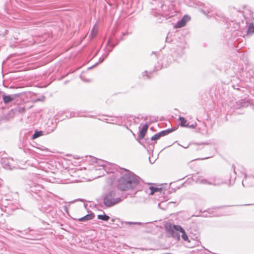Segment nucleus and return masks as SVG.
<instances>
[{"mask_svg":"<svg viewBox=\"0 0 254 254\" xmlns=\"http://www.w3.org/2000/svg\"><path fill=\"white\" fill-rule=\"evenodd\" d=\"M232 168L233 169L234 173L236 174V171H235V168L234 167V166H232Z\"/></svg>","mask_w":254,"mask_h":254,"instance_id":"obj_29","label":"nucleus"},{"mask_svg":"<svg viewBox=\"0 0 254 254\" xmlns=\"http://www.w3.org/2000/svg\"><path fill=\"white\" fill-rule=\"evenodd\" d=\"M171 131H172V130L168 129H166V130H164L161 131L160 132H159V134L160 135V136L161 137V136H163L164 135H166L169 134Z\"/></svg>","mask_w":254,"mask_h":254,"instance_id":"obj_21","label":"nucleus"},{"mask_svg":"<svg viewBox=\"0 0 254 254\" xmlns=\"http://www.w3.org/2000/svg\"><path fill=\"white\" fill-rule=\"evenodd\" d=\"M179 120L181 122L180 125H181V127H188V125L186 124L187 120H186V119L185 118L180 117L179 118Z\"/></svg>","mask_w":254,"mask_h":254,"instance_id":"obj_18","label":"nucleus"},{"mask_svg":"<svg viewBox=\"0 0 254 254\" xmlns=\"http://www.w3.org/2000/svg\"><path fill=\"white\" fill-rule=\"evenodd\" d=\"M188 127H190V128H194L195 127V126L193 125H191L190 126H188Z\"/></svg>","mask_w":254,"mask_h":254,"instance_id":"obj_27","label":"nucleus"},{"mask_svg":"<svg viewBox=\"0 0 254 254\" xmlns=\"http://www.w3.org/2000/svg\"><path fill=\"white\" fill-rule=\"evenodd\" d=\"M94 169L91 172L94 175L95 178L101 177L104 175V172L107 173H115L117 170L116 166L101 159H94Z\"/></svg>","mask_w":254,"mask_h":254,"instance_id":"obj_1","label":"nucleus"},{"mask_svg":"<svg viewBox=\"0 0 254 254\" xmlns=\"http://www.w3.org/2000/svg\"><path fill=\"white\" fill-rule=\"evenodd\" d=\"M80 78L82 80H84V81H89L90 80H88V79H85L84 78L83 76L82 75H80Z\"/></svg>","mask_w":254,"mask_h":254,"instance_id":"obj_25","label":"nucleus"},{"mask_svg":"<svg viewBox=\"0 0 254 254\" xmlns=\"http://www.w3.org/2000/svg\"><path fill=\"white\" fill-rule=\"evenodd\" d=\"M125 198L123 193L118 190L111 189L105 191L102 195L103 202L107 207H111L122 202Z\"/></svg>","mask_w":254,"mask_h":254,"instance_id":"obj_3","label":"nucleus"},{"mask_svg":"<svg viewBox=\"0 0 254 254\" xmlns=\"http://www.w3.org/2000/svg\"><path fill=\"white\" fill-rule=\"evenodd\" d=\"M64 161H65L67 160V159H66V158H64Z\"/></svg>","mask_w":254,"mask_h":254,"instance_id":"obj_31","label":"nucleus"},{"mask_svg":"<svg viewBox=\"0 0 254 254\" xmlns=\"http://www.w3.org/2000/svg\"><path fill=\"white\" fill-rule=\"evenodd\" d=\"M66 117L69 118L70 117H68L67 115H66Z\"/></svg>","mask_w":254,"mask_h":254,"instance_id":"obj_33","label":"nucleus"},{"mask_svg":"<svg viewBox=\"0 0 254 254\" xmlns=\"http://www.w3.org/2000/svg\"><path fill=\"white\" fill-rule=\"evenodd\" d=\"M190 19V16L185 15L183 16L182 19L179 21L175 26V28H181L185 26L187 22L189 21Z\"/></svg>","mask_w":254,"mask_h":254,"instance_id":"obj_8","label":"nucleus"},{"mask_svg":"<svg viewBox=\"0 0 254 254\" xmlns=\"http://www.w3.org/2000/svg\"><path fill=\"white\" fill-rule=\"evenodd\" d=\"M78 171L75 168H64V184L73 183L78 181Z\"/></svg>","mask_w":254,"mask_h":254,"instance_id":"obj_6","label":"nucleus"},{"mask_svg":"<svg viewBox=\"0 0 254 254\" xmlns=\"http://www.w3.org/2000/svg\"><path fill=\"white\" fill-rule=\"evenodd\" d=\"M202 11L203 12V13L205 14H206V13L203 10H202Z\"/></svg>","mask_w":254,"mask_h":254,"instance_id":"obj_30","label":"nucleus"},{"mask_svg":"<svg viewBox=\"0 0 254 254\" xmlns=\"http://www.w3.org/2000/svg\"><path fill=\"white\" fill-rule=\"evenodd\" d=\"M165 228L167 232L170 234L171 237L177 238L178 240H179L180 236L178 232H180L182 233V238L185 241H189L188 235L184 229L180 225L167 224L165 226Z\"/></svg>","mask_w":254,"mask_h":254,"instance_id":"obj_5","label":"nucleus"},{"mask_svg":"<svg viewBox=\"0 0 254 254\" xmlns=\"http://www.w3.org/2000/svg\"><path fill=\"white\" fill-rule=\"evenodd\" d=\"M43 135V132L42 131H38L36 130L35 131L34 133L32 135V139H36L42 135Z\"/></svg>","mask_w":254,"mask_h":254,"instance_id":"obj_15","label":"nucleus"},{"mask_svg":"<svg viewBox=\"0 0 254 254\" xmlns=\"http://www.w3.org/2000/svg\"><path fill=\"white\" fill-rule=\"evenodd\" d=\"M98 33V28L95 25L91 33L90 34V37H91V38H93L94 37H95Z\"/></svg>","mask_w":254,"mask_h":254,"instance_id":"obj_17","label":"nucleus"},{"mask_svg":"<svg viewBox=\"0 0 254 254\" xmlns=\"http://www.w3.org/2000/svg\"><path fill=\"white\" fill-rule=\"evenodd\" d=\"M193 180L195 183L199 184H203V185H211V179L209 178L208 180L202 178L201 177L198 176H194L193 177Z\"/></svg>","mask_w":254,"mask_h":254,"instance_id":"obj_7","label":"nucleus"},{"mask_svg":"<svg viewBox=\"0 0 254 254\" xmlns=\"http://www.w3.org/2000/svg\"><path fill=\"white\" fill-rule=\"evenodd\" d=\"M245 179L243 180L242 182V184L243 186L244 187H251L252 185L249 184V180H251L253 181H254V178H247V175L245 174Z\"/></svg>","mask_w":254,"mask_h":254,"instance_id":"obj_14","label":"nucleus"},{"mask_svg":"<svg viewBox=\"0 0 254 254\" xmlns=\"http://www.w3.org/2000/svg\"><path fill=\"white\" fill-rule=\"evenodd\" d=\"M108 55V54H106L104 57L100 58L99 63H97L95 64V65L98 64L99 63H101L103 62L104 61V60L107 58ZM94 66H95V65Z\"/></svg>","mask_w":254,"mask_h":254,"instance_id":"obj_23","label":"nucleus"},{"mask_svg":"<svg viewBox=\"0 0 254 254\" xmlns=\"http://www.w3.org/2000/svg\"><path fill=\"white\" fill-rule=\"evenodd\" d=\"M161 137L159 133L155 134L153 136H152L151 138V140H154L156 139H158Z\"/></svg>","mask_w":254,"mask_h":254,"instance_id":"obj_22","label":"nucleus"},{"mask_svg":"<svg viewBox=\"0 0 254 254\" xmlns=\"http://www.w3.org/2000/svg\"><path fill=\"white\" fill-rule=\"evenodd\" d=\"M211 181V185L214 186H219L225 183V182L221 178L213 177L210 178Z\"/></svg>","mask_w":254,"mask_h":254,"instance_id":"obj_9","label":"nucleus"},{"mask_svg":"<svg viewBox=\"0 0 254 254\" xmlns=\"http://www.w3.org/2000/svg\"><path fill=\"white\" fill-rule=\"evenodd\" d=\"M18 95L16 94H13L11 95H6L5 94L2 95V100L3 102L5 104H8L11 102L13 101L15 98L17 97Z\"/></svg>","mask_w":254,"mask_h":254,"instance_id":"obj_10","label":"nucleus"},{"mask_svg":"<svg viewBox=\"0 0 254 254\" xmlns=\"http://www.w3.org/2000/svg\"><path fill=\"white\" fill-rule=\"evenodd\" d=\"M150 190H151L150 194H153L155 192L161 191L162 189L158 188H154L153 187H150Z\"/></svg>","mask_w":254,"mask_h":254,"instance_id":"obj_20","label":"nucleus"},{"mask_svg":"<svg viewBox=\"0 0 254 254\" xmlns=\"http://www.w3.org/2000/svg\"><path fill=\"white\" fill-rule=\"evenodd\" d=\"M254 33V25L253 23H251L249 24L248 28L247 30V34H252Z\"/></svg>","mask_w":254,"mask_h":254,"instance_id":"obj_16","label":"nucleus"},{"mask_svg":"<svg viewBox=\"0 0 254 254\" xmlns=\"http://www.w3.org/2000/svg\"><path fill=\"white\" fill-rule=\"evenodd\" d=\"M94 217V214L93 213L88 214L82 217H81L78 219L79 221H86L93 219Z\"/></svg>","mask_w":254,"mask_h":254,"instance_id":"obj_12","label":"nucleus"},{"mask_svg":"<svg viewBox=\"0 0 254 254\" xmlns=\"http://www.w3.org/2000/svg\"><path fill=\"white\" fill-rule=\"evenodd\" d=\"M173 5L167 6L166 4H163L161 6L162 11V13L161 14L159 13L156 10H153L152 11V14L156 17L160 16L159 18L156 19V22L161 23L164 19H167L174 15L175 12L173 10Z\"/></svg>","mask_w":254,"mask_h":254,"instance_id":"obj_4","label":"nucleus"},{"mask_svg":"<svg viewBox=\"0 0 254 254\" xmlns=\"http://www.w3.org/2000/svg\"><path fill=\"white\" fill-rule=\"evenodd\" d=\"M67 27V33L70 35L69 38L72 37L73 34L75 33V30L73 29V24L70 23L69 25H66Z\"/></svg>","mask_w":254,"mask_h":254,"instance_id":"obj_13","label":"nucleus"},{"mask_svg":"<svg viewBox=\"0 0 254 254\" xmlns=\"http://www.w3.org/2000/svg\"><path fill=\"white\" fill-rule=\"evenodd\" d=\"M91 68H92V67H88V69H91Z\"/></svg>","mask_w":254,"mask_h":254,"instance_id":"obj_32","label":"nucleus"},{"mask_svg":"<svg viewBox=\"0 0 254 254\" xmlns=\"http://www.w3.org/2000/svg\"><path fill=\"white\" fill-rule=\"evenodd\" d=\"M98 219L105 221H107L110 219V217L106 214L98 215L97 216Z\"/></svg>","mask_w":254,"mask_h":254,"instance_id":"obj_19","label":"nucleus"},{"mask_svg":"<svg viewBox=\"0 0 254 254\" xmlns=\"http://www.w3.org/2000/svg\"><path fill=\"white\" fill-rule=\"evenodd\" d=\"M148 127V126L147 124L144 125L142 127L141 129L140 130L139 134L138 135V137L139 138H142L144 136L145 133L147 130Z\"/></svg>","mask_w":254,"mask_h":254,"instance_id":"obj_11","label":"nucleus"},{"mask_svg":"<svg viewBox=\"0 0 254 254\" xmlns=\"http://www.w3.org/2000/svg\"><path fill=\"white\" fill-rule=\"evenodd\" d=\"M20 112H24V109L23 108H20L19 109V111Z\"/></svg>","mask_w":254,"mask_h":254,"instance_id":"obj_28","label":"nucleus"},{"mask_svg":"<svg viewBox=\"0 0 254 254\" xmlns=\"http://www.w3.org/2000/svg\"><path fill=\"white\" fill-rule=\"evenodd\" d=\"M125 223L126 224H128V225H131V224L140 225L141 224V223H140V222H128V221L125 222Z\"/></svg>","mask_w":254,"mask_h":254,"instance_id":"obj_24","label":"nucleus"},{"mask_svg":"<svg viewBox=\"0 0 254 254\" xmlns=\"http://www.w3.org/2000/svg\"><path fill=\"white\" fill-rule=\"evenodd\" d=\"M124 171L126 173L119 180L118 187L125 191L134 188L139 183L140 178L128 170Z\"/></svg>","mask_w":254,"mask_h":254,"instance_id":"obj_2","label":"nucleus"},{"mask_svg":"<svg viewBox=\"0 0 254 254\" xmlns=\"http://www.w3.org/2000/svg\"><path fill=\"white\" fill-rule=\"evenodd\" d=\"M147 71H145L143 72H142V76H144L145 75H146L147 78H149V77L147 75Z\"/></svg>","mask_w":254,"mask_h":254,"instance_id":"obj_26","label":"nucleus"}]
</instances>
